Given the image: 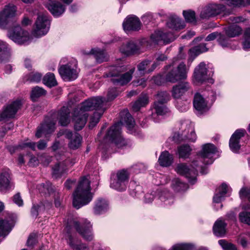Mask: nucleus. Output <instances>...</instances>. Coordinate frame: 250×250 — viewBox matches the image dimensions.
<instances>
[{
  "instance_id": "obj_1",
  "label": "nucleus",
  "mask_w": 250,
  "mask_h": 250,
  "mask_svg": "<svg viewBox=\"0 0 250 250\" xmlns=\"http://www.w3.org/2000/svg\"><path fill=\"white\" fill-rule=\"evenodd\" d=\"M70 110L67 107L63 106L58 112L52 114L50 118H46L44 123L38 128L36 137L38 138L42 136L47 137L52 133L56 128L57 118L59 119V123L61 125H67L70 122Z\"/></svg>"
},
{
  "instance_id": "obj_2",
  "label": "nucleus",
  "mask_w": 250,
  "mask_h": 250,
  "mask_svg": "<svg viewBox=\"0 0 250 250\" xmlns=\"http://www.w3.org/2000/svg\"><path fill=\"white\" fill-rule=\"evenodd\" d=\"M125 124L128 129L131 130L134 126V121L127 110L121 113V120L115 123L108 130L105 139L114 143L118 147H122L126 145V142L121 135V126Z\"/></svg>"
},
{
  "instance_id": "obj_3",
  "label": "nucleus",
  "mask_w": 250,
  "mask_h": 250,
  "mask_svg": "<svg viewBox=\"0 0 250 250\" xmlns=\"http://www.w3.org/2000/svg\"><path fill=\"white\" fill-rule=\"evenodd\" d=\"M90 190L89 180L85 177L82 178L73 194V205L74 208L79 209L92 200V195Z\"/></svg>"
},
{
  "instance_id": "obj_4",
  "label": "nucleus",
  "mask_w": 250,
  "mask_h": 250,
  "mask_svg": "<svg viewBox=\"0 0 250 250\" xmlns=\"http://www.w3.org/2000/svg\"><path fill=\"white\" fill-rule=\"evenodd\" d=\"M99 101L96 99H87L75 108L73 112L72 121L74 128L81 130L85 125L87 119V111L91 110Z\"/></svg>"
},
{
  "instance_id": "obj_5",
  "label": "nucleus",
  "mask_w": 250,
  "mask_h": 250,
  "mask_svg": "<svg viewBox=\"0 0 250 250\" xmlns=\"http://www.w3.org/2000/svg\"><path fill=\"white\" fill-rule=\"evenodd\" d=\"M126 70V67L123 62L120 60L117 64L110 67L109 72L106 74V77H112L111 81L115 85H125L131 80L135 68H131L129 71L122 74Z\"/></svg>"
},
{
  "instance_id": "obj_6",
  "label": "nucleus",
  "mask_w": 250,
  "mask_h": 250,
  "mask_svg": "<svg viewBox=\"0 0 250 250\" xmlns=\"http://www.w3.org/2000/svg\"><path fill=\"white\" fill-rule=\"evenodd\" d=\"M197 139L196 135L192 125L188 122L181 124L179 129L173 133L169 140L174 143H179L184 141L194 142Z\"/></svg>"
},
{
  "instance_id": "obj_7",
  "label": "nucleus",
  "mask_w": 250,
  "mask_h": 250,
  "mask_svg": "<svg viewBox=\"0 0 250 250\" xmlns=\"http://www.w3.org/2000/svg\"><path fill=\"white\" fill-rule=\"evenodd\" d=\"M167 73L165 76L167 82L175 83L187 79L189 67L184 62L180 63L177 66L172 63L166 66Z\"/></svg>"
},
{
  "instance_id": "obj_8",
  "label": "nucleus",
  "mask_w": 250,
  "mask_h": 250,
  "mask_svg": "<svg viewBox=\"0 0 250 250\" xmlns=\"http://www.w3.org/2000/svg\"><path fill=\"white\" fill-rule=\"evenodd\" d=\"M72 226L75 228L85 240L90 241L93 240L92 226L90 222L86 219H83L80 222L73 220L68 221L66 229L68 230Z\"/></svg>"
},
{
  "instance_id": "obj_9",
  "label": "nucleus",
  "mask_w": 250,
  "mask_h": 250,
  "mask_svg": "<svg viewBox=\"0 0 250 250\" xmlns=\"http://www.w3.org/2000/svg\"><path fill=\"white\" fill-rule=\"evenodd\" d=\"M50 26V21L47 14L44 13L39 14L32 31L33 36L40 38L45 35L49 31Z\"/></svg>"
},
{
  "instance_id": "obj_10",
  "label": "nucleus",
  "mask_w": 250,
  "mask_h": 250,
  "mask_svg": "<svg viewBox=\"0 0 250 250\" xmlns=\"http://www.w3.org/2000/svg\"><path fill=\"white\" fill-rule=\"evenodd\" d=\"M227 10L226 6L222 4H210L203 7L201 11L200 17L203 19H207L213 17L221 13L227 15L230 13Z\"/></svg>"
},
{
  "instance_id": "obj_11",
  "label": "nucleus",
  "mask_w": 250,
  "mask_h": 250,
  "mask_svg": "<svg viewBox=\"0 0 250 250\" xmlns=\"http://www.w3.org/2000/svg\"><path fill=\"white\" fill-rule=\"evenodd\" d=\"M17 7L13 4L4 6L0 12V28L5 29L8 28L13 18L16 16Z\"/></svg>"
},
{
  "instance_id": "obj_12",
  "label": "nucleus",
  "mask_w": 250,
  "mask_h": 250,
  "mask_svg": "<svg viewBox=\"0 0 250 250\" xmlns=\"http://www.w3.org/2000/svg\"><path fill=\"white\" fill-rule=\"evenodd\" d=\"M8 36L14 42L19 44L28 43L31 40L29 32L22 29L19 25L9 30L8 33Z\"/></svg>"
},
{
  "instance_id": "obj_13",
  "label": "nucleus",
  "mask_w": 250,
  "mask_h": 250,
  "mask_svg": "<svg viewBox=\"0 0 250 250\" xmlns=\"http://www.w3.org/2000/svg\"><path fill=\"white\" fill-rule=\"evenodd\" d=\"M59 72L65 81H73L78 77L77 63L75 60L60 66Z\"/></svg>"
},
{
  "instance_id": "obj_14",
  "label": "nucleus",
  "mask_w": 250,
  "mask_h": 250,
  "mask_svg": "<svg viewBox=\"0 0 250 250\" xmlns=\"http://www.w3.org/2000/svg\"><path fill=\"white\" fill-rule=\"evenodd\" d=\"M198 160H194L192 162V166H195L196 167H193V169H190L186 164H179L176 168V172L185 176L188 180L189 182L191 184H194L196 181V175L198 170L196 163Z\"/></svg>"
},
{
  "instance_id": "obj_15",
  "label": "nucleus",
  "mask_w": 250,
  "mask_h": 250,
  "mask_svg": "<svg viewBox=\"0 0 250 250\" xmlns=\"http://www.w3.org/2000/svg\"><path fill=\"white\" fill-rule=\"evenodd\" d=\"M89 99H96L99 101L97 104H94L95 106L91 110H96L89 120V127L92 128L98 123L100 118L105 110V102L100 98H91Z\"/></svg>"
},
{
  "instance_id": "obj_16",
  "label": "nucleus",
  "mask_w": 250,
  "mask_h": 250,
  "mask_svg": "<svg viewBox=\"0 0 250 250\" xmlns=\"http://www.w3.org/2000/svg\"><path fill=\"white\" fill-rule=\"evenodd\" d=\"M176 38V36L172 32L157 31L151 35L150 40L154 44H167L174 41Z\"/></svg>"
},
{
  "instance_id": "obj_17",
  "label": "nucleus",
  "mask_w": 250,
  "mask_h": 250,
  "mask_svg": "<svg viewBox=\"0 0 250 250\" xmlns=\"http://www.w3.org/2000/svg\"><path fill=\"white\" fill-rule=\"evenodd\" d=\"M216 151V147L214 145L210 143L205 144L199 152L200 159L203 161L205 165L211 164L213 162V156Z\"/></svg>"
},
{
  "instance_id": "obj_18",
  "label": "nucleus",
  "mask_w": 250,
  "mask_h": 250,
  "mask_svg": "<svg viewBox=\"0 0 250 250\" xmlns=\"http://www.w3.org/2000/svg\"><path fill=\"white\" fill-rule=\"evenodd\" d=\"M21 105V101L17 100L5 107L0 112V121L14 118Z\"/></svg>"
},
{
  "instance_id": "obj_19",
  "label": "nucleus",
  "mask_w": 250,
  "mask_h": 250,
  "mask_svg": "<svg viewBox=\"0 0 250 250\" xmlns=\"http://www.w3.org/2000/svg\"><path fill=\"white\" fill-rule=\"evenodd\" d=\"M207 69L204 62H200L194 69L193 74V83L198 84L208 79Z\"/></svg>"
},
{
  "instance_id": "obj_20",
  "label": "nucleus",
  "mask_w": 250,
  "mask_h": 250,
  "mask_svg": "<svg viewBox=\"0 0 250 250\" xmlns=\"http://www.w3.org/2000/svg\"><path fill=\"white\" fill-rule=\"evenodd\" d=\"M123 26L125 31L138 30L141 28V23L138 18L134 15H130L125 20Z\"/></svg>"
},
{
  "instance_id": "obj_21",
  "label": "nucleus",
  "mask_w": 250,
  "mask_h": 250,
  "mask_svg": "<svg viewBox=\"0 0 250 250\" xmlns=\"http://www.w3.org/2000/svg\"><path fill=\"white\" fill-rule=\"evenodd\" d=\"M167 26L173 30L178 31L184 29L186 24L184 21L176 15H171L167 21Z\"/></svg>"
},
{
  "instance_id": "obj_22",
  "label": "nucleus",
  "mask_w": 250,
  "mask_h": 250,
  "mask_svg": "<svg viewBox=\"0 0 250 250\" xmlns=\"http://www.w3.org/2000/svg\"><path fill=\"white\" fill-rule=\"evenodd\" d=\"M64 135L67 139H69L68 146L70 149H77L81 145L82 138L77 133H72L70 131L66 130Z\"/></svg>"
},
{
  "instance_id": "obj_23",
  "label": "nucleus",
  "mask_w": 250,
  "mask_h": 250,
  "mask_svg": "<svg viewBox=\"0 0 250 250\" xmlns=\"http://www.w3.org/2000/svg\"><path fill=\"white\" fill-rule=\"evenodd\" d=\"M190 85L188 82H183L173 86L172 95L175 99H180L190 89Z\"/></svg>"
},
{
  "instance_id": "obj_24",
  "label": "nucleus",
  "mask_w": 250,
  "mask_h": 250,
  "mask_svg": "<svg viewBox=\"0 0 250 250\" xmlns=\"http://www.w3.org/2000/svg\"><path fill=\"white\" fill-rule=\"evenodd\" d=\"M245 130L244 129H238L231 136L229 140V147L234 152H237L240 148L239 140L245 134Z\"/></svg>"
},
{
  "instance_id": "obj_25",
  "label": "nucleus",
  "mask_w": 250,
  "mask_h": 250,
  "mask_svg": "<svg viewBox=\"0 0 250 250\" xmlns=\"http://www.w3.org/2000/svg\"><path fill=\"white\" fill-rule=\"evenodd\" d=\"M45 6L55 17L62 16L65 10V6L59 1L46 3Z\"/></svg>"
},
{
  "instance_id": "obj_26",
  "label": "nucleus",
  "mask_w": 250,
  "mask_h": 250,
  "mask_svg": "<svg viewBox=\"0 0 250 250\" xmlns=\"http://www.w3.org/2000/svg\"><path fill=\"white\" fill-rule=\"evenodd\" d=\"M193 106L194 108L200 113L207 111L209 107L204 98L201 95L196 93L194 98Z\"/></svg>"
},
{
  "instance_id": "obj_27",
  "label": "nucleus",
  "mask_w": 250,
  "mask_h": 250,
  "mask_svg": "<svg viewBox=\"0 0 250 250\" xmlns=\"http://www.w3.org/2000/svg\"><path fill=\"white\" fill-rule=\"evenodd\" d=\"M140 48L134 42L130 41L124 43L120 48V52L126 56L133 55L137 52Z\"/></svg>"
},
{
  "instance_id": "obj_28",
  "label": "nucleus",
  "mask_w": 250,
  "mask_h": 250,
  "mask_svg": "<svg viewBox=\"0 0 250 250\" xmlns=\"http://www.w3.org/2000/svg\"><path fill=\"white\" fill-rule=\"evenodd\" d=\"M229 188L225 183H223L218 188L217 192L213 198L214 203H220L224 200L226 194L229 192Z\"/></svg>"
},
{
  "instance_id": "obj_29",
  "label": "nucleus",
  "mask_w": 250,
  "mask_h": 250,
  "mask_svg": "<svg viewBox=\"0 0 250 250\" xmlns=\"http://www.w3.org/2000/svg\"><path fill=\"white\" fill-rule=\"evenodd\" d=\"M108 209V202L104 199L99 198L95 202L93 212L95 215H100L105 213Z\"/></svg>"
},
{
  "instance_id": "obj_30",
  "label": "nucleus",
  "mask_w": 250,
  "mask_h": 250,
  "mask_svg": "<svg viewBox=\"0 0 250 250\" xmlns=\"http://www.w3.org/2000/svg\"><path fill=\"white\" fill-rule=\"evenodd\" d=\"M65 239L74 250H89L84 244L81 243L76 238L73 237L68 232L66 235Z\"/></svg>"
},
{
  "instance_id": "obj_31",
  "label": "nucleus",
  "mask_w": 250,
  "mask_h": 250,
  "mask_svg": "<svg viewBox=\"0 0 250 250\" xmlns=\"http://www.w3.org/2000/svg\"><path fill=\"white\" fill-rule=\"evenodd\" d=\"M173 162V156L167 151L162 152L158 159L160 166L167 167L170 166Z\"/></svg>"
},
{
  "instance_id": "obj_32",
  "label": "nucleus",
  "mask_w": 250,
  "mask_h": 250,
  "mask_svg": "<svg viewBox=\"0 0 250 250\" xmlns=\"http://www.w3.org/2000/svg\"><path fill=\"white\" fill-rule=\"evenodd\" d=\"M150 62L145 60L140 63L137 66V69L140 74H145L152 72L156 68L155 63L152 64L150 66L149 65Z\"/></svg>"
},
{
  "instance_id": "obj_33",
  "label": "nucleus",
  "mask_w": 250,
  "mask_h": 250,
  "mask_svg": "<svg viewBox=\"0 0 250 250\" xmlns=\"http://www.w3.org/2000/svg\"><path fill=\"white\" fill-rule=\"evenodd\" d=\"M12 187L10 175L7 172L0 173V190L8 189Z\"/></svg>"
},
{
  "instance_id": "obj_34",
  "label": "nucleus",
  "mask_w": 250,
  "mask_h": 250,
  "mask_svg": "<svg viewBox=\"0 0 250 250\" xmlns=\"http://www.w3.org/2000/svg\"><path fill=\"white\" fill-rule=\"evenodd\" d=\"M51 203L47 202L43 204L42 202L40 204H33L31 209V214L34 217H37L39 213L44 211L46 208H49L51 207Z\"/></svg>"
},
{
  "instance_id": "obj_35",
  "label": "nucleus",
  "mask_w": 250,
  "mask_h": 250,
  "mask_svg": "<svg viewBox=\"0 0 250 250\" xmlns=\"http://www.w3.org/2000/svg\"><path fill=\"white\" fill-rule=\"evenodd\" d=\"M90 54L94 55L96 61L99 63L107 61L108 60L109 56L107 54L104 50L99 48L92 49Z\"/></svg>"
},
{
  "instance_id": "obj_36",
  "label": "nucleus",
  "mask_w": 250,
  "mask_h": 250,
  "mask_svg": "<svg viewBox=\"0 0 250 250\" xmlns=\"http://www.w3.org/2000/svg\"><path fill=\"white\" fill-rule=\"evenodd\" d=\"M7 149L9 151V152L12 154L14 153L16 149L18 148L23 149L25 148H29L33 150H35L36 149V144L35 142H31L29 140H26L24 142L21 143L18 146H7Z\"/></svg>"
},
{
  "instance_id": "obj_37",
  "label": "nucleus",
  "mask_w": 250,
  "mask_h": 250,
  "mask_svg": "<svg viewBox=\"0 0 250 250\" xmlns=\"http://www.w3.org/2000/svg\"><path fill=\"white\" fill-rule=\"evenodd\" d=\"M161 202L165 206H171L174 201L172 195L167 190L162 191L158 198Z\"/></svg>"
},
{
  "instance_id": "obj_38",
  "label": "nucleus",
  "mask_w": 250,
  "mask_h": 250,
  "mask_svg": "<svg viewBox=\"0 0 250 250\" xmlns=\"http://www.w3.org/2000/svg\"><path fill=\"white\" fill-rule=\"evenodd\" d=\"M225 34L228 37L233 38L242 33V30L236 24H232L225 28Z\"/></svg>"
},
{
  "instance_id": "obj_39",
  "label": "nucleus",
  "mask_w": 250,
  "mask_h": 250,
  "mask_svg": "<svg viewBox=\"0 0 250 250\" xmlns=\"http://www.w3.org/2000/svg\"><path fill=\"white\" fill-rule=\"evenodd\" d=\"M226 224L222 220L216 221L213 228L215 235L217 236H223L226 233Z\"/></svg>"
},
{
  "instance_id": "obj_40",
  "label": "nucleus",
  "mask_w": 250,
  "mask_h": 250,
  "mask_svg": "<svg viewBox=\"0 0 250 250\" xmlns=\"http://www.w3.org/2000/svg\"><path fill=\"white\" fill-rule=\"evenodd\" d=\"M148 103V97L146 95H142L133 103L132 108L134 111H138L141 107L147 105Z\"/></svg>"
},
{
  "instance_id": "obj_41",
  "label": "nucleus",
  "mask_w": 250,
  "mask_h": 250,
  "mask_svg": "<svg viewBox=\"0 0 250 250\" xmlns=\"http://www.w3.org/2000/svg\"><path fill=\"white\" fill-rule=\"evenodd\" d=\"M13 225L7 220L0 219V236H5L11 230Z\"/></svg>"
},
{
  "instance_id": "obj_42",
  "label": "nucleus",
  "mask_w": 250,
  "mask_h": 250,
  "mask_svg": "<svg viewBox=\"0 0 250 250\" xmlns=\"http://www.w3.org/2000/svg\"><path fill=\"white\" fill-rule=\"evenodd\" d=\"M10 56V49L6 42L0 40V61H5Z\"/></svg>"
},
{
  "instance_id": "obj_43",
  "label": "nucleus",
  "mask_w": 250,
  "mask_h": 250,
  "mask_svg": "<svg viewBox=\"0 0 250 250\" xmlns=\"http://www.w3.org/2000/svg\"><path fill=\"white\" fill-rule=\"evenodd\" d=\"M195 246L190 243H178L172 245L168 250H193Z\"/></svg>"
},
{
  "instance_id": "obj_44",
  "label": "nucleus",
  "mask_w": 250,
  "mask_h": 250,
  "mask_svg": "<svg viewBox=\"0 0 250 250\" xmlns=\"http://www.w3.org/2000/svg\"><path fill=\"white\" fill-rule=\"evenodd\" d=\"M67 168L62 162L56 164L53 168V175L56 178L61 177L67 171Z\"/></svg>"
},
{
  "instance_id": "obj_45",
  "label": "nucleus",
  "mask_w": 250,
  "mask_h": 250,
  "mask_svg": "<svg viewBox=\"0 0 250 250\" xmlns=\"http://www.w3.org/2000/svg\"><path fill=\"white\" fill-rule=\"evenodd\" d=\"M192 149L188 145H181L178 147V154L180 158H187L190 155Z\"/></svg>"
},
{
  "instance_id": "obj_46",
  "label": "nucleus",
  "mask_w": 250,
  "mask_h": 250,
  "mask_svg": "<svg viewBox=\"0 0 250 250\" xmlns=\"http://www.w3.org/2000/svg\"><path fill=\"white\" fill-rule=\"evenodd\" d=\"M110 187L118 191H122L126 189L127 185L116 177L111 180Z\"/></svg>"
},
{
  "instance_id": "obj_47",
  "label": "nucleus",
  "mask_w": 250,
  "mask_h": 250,
  "mask_svg": "<svg viewBox=\"0 0 250 250\" xmlns=\"http://www.w3.org/2000/svg\"><path fill=\"white\" fill-rule=\"evenodd\" d=\"M37 188L40 192L45 195H50L53 191V188L50 182H46V184H42L38 186Z\"/></svg>"
},
{
  "instance_id": "obj_48",
  "label": "nucleus",
  "mask_w": 250,
  "mask_h": 250,
  "mask_svg": "<svg viewBox=\"0 0 250 250\" xmlns=\"http://www.w3.org/2000/svg\"><path fill=\"white\" fill-rule=\"evenodd\" d=\"M153 107L158 115H163L168 112V108L163 103L154 102Z\"/></svg>"
},
{
  "instance_id": "obj_49",
  "label": "nucleus",
  "mask_w": 250,
  "mask_h": 250,
  "mask_svg": "<svg viewBox=\"0 0 250 250\" xmlns=\"http://www.w3.org/2000/svg\"><path fill=\"white\" fill-rule=\"evenodd\" d=\"M42 81L44 84L49 87L54 86L57 84V81L53 73H49L46 74L43 77Z\"/></svg>"
},
{
  "instance_id": "obj_50",
  "label": "nucleus",
  "mask_w": 250,
  "mask_h": 250,
  "mask_svg": "<svg viewBox=\"0 0 250 250\" xmlns=\"http://www.w3.org/2000/svg\"><path fill=\"white\" fill-rule=\"evenodd\" d=\"M46 91L42 87L36 86L34 87L31 91V98L34 101H36L39 97L45 95Z\"/></svg>"
},
{
  "instance_id": "obj_51",
  "label": "nucleus",
  "mask_w": 250,
  "mask_h": 250,
  "mask_svg": "<svg viewBox=\"0 0 250 250\" xmlns=\"http://www.w3.org/2000/svg\"><path fill=\"white\" fill-rule=\"evenodd\" d=\"M118 93L117 90L115 88H113L109 90L108 91L107 98H103L102 97H96L95 98H100L102 99V100L105 102V109L107 108V102L113 100L117 96Z\"/></svg>"
},
{
  "instance_id": "obj_52",
  "label": "nucleus",
  "mask_w": 250,
  "mask_h": 250,
  "mask_svg": "<svg viewBox=\"0 0 250 250\" xmlns=\"http://www.w3.org/2000/svg\"><path fill=\"white\" fill-rule=\"evenodd\" d=\"M129 175L130 173L127 170L123 169L118 171L116 173V177L127 185L128 182Z\"/></svg>"
},
{
  "instance_id": "obj_53",
  "label": "nucleus",
  "mask_w": 250,
  "mask_h": 250,
  "mask_svg": "<svg viewBox=\"0 0 250 250\" xmlns=\"http://www.w3.org/2000/svg\"><path fill=\"white\" fill-rule=\"evenodd\" d=\"M172 188L177 191L186 190L188 188V185L178 179L175 178L172 181Z\"/></svg>"
},
{
  "instance_id": "obj_54",
  "label": "nucleus",
  "mask_w": 250,
  "mask_h": 250,
  "mask_svg": "<svg viewBox=\"0 0 250 250\" xmlns=\"http://www.w3.org/2000/svg\"><path fill=\"white\" fill-rule=\"evenodd\" d=\"M183 15L187 22L195 23L196 22L195 13L193 11L184 10Z\"/></svg>"
},
{
  "instance_id": "obj_55",
  "label": "nucleus",
  "mask_w": 250,
  "mask_h": 250,
  "mask_svg": "<svg viewBox=\"0 0 250 250\" xmlns=\"http://www.w3.org/2000/svg\"><path fill=\"white\" fill-rule=\"evenodd\" d=\"M169 100V95L167 92H159L156 96L155 101L156 103H161L165 104Z\"/></svg>"
},
{
  "instance_id": "obj_56",
  "label": "nucleus",
  "mask_w": 250,
  "mask_h": 250,
  "mask_svg": "<svg viewBox=\"0 0 250 250\" xmlns=\"http://www.w3.org/2000/svg\"><path fill=\"white\" fill-rule=\"evenodd\" d=\"M239 220L240 222L250 226V211L241 212L239 214Z\"/></svg>"
},
{
  "instance_id": "obj_57",
  "label": "nucleus",
  "mask_w": 250,
  "mask_h": 250,
  "mask_svg": "<svg viewBox=\"0 0 250 250\" xmlns=\"http://www.w3.org/2000/svg\"><path fill=\"white\" fill-rule=\"evenodd\" d=\"M219 43L223 47H229L230 45V40L229 37H226L224 35L219 33V37L217 39Z\"/></svg>"
},
{
  "instance_id": "obj_58",
  "label": "nucleus",
  "mask_w": 250,
  "mask_h": 250,
  "mask_svg": "<svg viewBox=\"0 0 250 250\" xmlns=\"http://www.w3.org/2000/svg\"><path fill=\"white\" fill-rule=\"evenodd\" d=\"M218 243L224 250H237L235 245L225 240H219Z\"/></svg>"
},
{
  "instance_id": "obj_59",
  "label": "nucleus",
  "mask_w": 250,
  "mask_h": 250,
  "mask_svg": "<svg viewBox=\"0 0 250 250\" xmlns=\"http://www.w3.org/2000/svg\"><path fill=\"white\" fill-rule=\"evenodd\" d=\"M224 3L229 6H245V3L244 0H221Z\"/></svg>"
},
{
  "instance_id": "obj_60",
  "label": "nucleus",
  "mask_w": 250,
  "mask_h": 250,
  "mask_svg": "<svg viewBox=\"0 0 250 250\" xmlns=\"http://www.w3.org/2000/svg\"><path fill=\"white\" fill-rule=\"evenodd\" d=\"M189 102L188 101L183 102L180 100L177 102L176 107L181 112L186 111L188 108Z\"/></svg>"
},
{
  "instance_id": "obj_61",
  "label": "nucleus",
  "mask_w": 250,
  "mask_h": 250,
  "mask_svg": "<svg viewBox=\"0 0 250 250\" xmlns=\"http://www.w3.org/2000/svg\"><path fill=\"white\" fill-rule=\"evenodd\" d=\"M239 196L241 199L248 198L250 202V187H243L239 191Z\"/></svg>"
},
{
  "instance_id": "obj_62",
  "label": "nucleus",
  "mask_w": 250,
  "mask_h": 250,
  "mask_svg": "<svg viewBox=\"0 0 250 250\" xmlns=\"http://www.w3.org/2000/svg\"><path fill=\"white\" fill-rule=\"evenodd\" d=\"M190 51L195 53L196 55H198L201 53L208 51V48L206 47L205 43H202L199 45L195 46L192 48Z\"/></svg>"
},
{
  "instance_id": "obj_63",
  "label": "nucleus",
  "mask_w": 250,
  "mask_h": 250,
  "mask_svg": "<svg viewBox=\"0 0 250 250\" xmlns=\"http://www.w3.org/2000/svg\"><path fill=\"white\" fill-rule=\"evenodd\" d=\"M42 75L38 72H32L29 74L28 80L31 82L38 83L42 79Z\"/></svg>"
},
{
  "instance_id": "obj_64",
  "label": "nucleus",
  "mask_w": 250,
  "mask_h": 250,
  "mask_svg": "<svg viewBox=\"0 0 250 250\" xmlns=\"http://www.w3.org/2000/svg\"><path fill=\"white\" fill-rule=\"evenodd\" d=\"M245 40L243 43V48L245 50L250 49V36L246 35L244 34Z\"/></svg>"
}]
</instances>
